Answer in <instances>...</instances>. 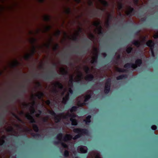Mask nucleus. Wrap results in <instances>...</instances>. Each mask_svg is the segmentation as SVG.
Wrapping results in <instances>:
<instances>
[{"mask_svg":"<svg viewBox=\"0 0 158 158\" xmlns=\"http://www.w3.org/2000/svg\"><path fill=\"white\" fill-rule=\"evenodd\" d=\"M77 106H73L65 114L62 113L56 115L52 111H49V112L53 116L56 122H59L61 118L66 119L71 121L72 125H76L77 124V119L78 117L74 114V112L77 111Z\"/></svg>","mask_w":158,"mask_h":158,"instance_id":"1","label":"nucleus"},{"mask_svg":"<svg viewBox=\"0 0 158 158\" xmlns=\"http://www.w3.org/2000/svg\"><path fill=\"white\" fill-rule=\"evenodd\" d=\"M73 136L72 135L69 134H67L63 138L62 137V134H59L56 137V139L57 141L54 142L55 144H58L60 143L61 147L60 148V150L61 152L64 151V156H67L69 155V152L66 149L68 148V145L66 143L68 141L71 139Z\"/></svg>","mask_w":158,"mask_h":158,"instance_id":"2","label":"nucleus"},{"mask_svg":"<svg viewBox=\"0 0 158 158\" xmlns=\"http://www.w3.org/2000/svg\"><path fill=\"white\" fill-rule=\"evenodd\" d=\"M91 94V92L90 91L78 97L77 99V105L79 106H81L85 105V102L90 98Z\"/></svg>","mask_w":158,"mask_h":158,"instance_id":"3","label":"nucleus"},{"mask_svg":"<svg viewBox=\"0 0 158 158\" xmlns=\"http://www.w3.org/2000/svg\"><path fill=\"white\" fill-rule=\"evenodd\" d=\"M34 103L33 102L30 108V113L27 114L25 115L27 118L29 120L31 123H33L35 122L34 118H33V114L35 113V114L36 117H38L39 115L41 113V112L39 110L38 111V113H37L36 111H35L34 107Z\"/></svg>","mask_w":158,"mask_h":158,"instance_id":"4","label":"nucleus"},{"mask_svg":"<svg viewBox=\"0 0 158 158\" xmlns=\"http://www.w3.org/2000/svg\"><path fill=\"white\" fill-rule=\"evenodd\" d=\"M62 95L64 97L63 98L62 103L65 104L68 100L69 97L73 94L72 89H62Z\"/></svg>","mask_w":158,"mask_h":158,"instance_id":"5","label":"nucleus"},{"mask_svg":"<svg viewBox=\"0 0 158 158\" xmlns=\"http://www.w3.org/2000/svg\"><path fill=\"white\" fill-rule=\"evenodd\" d=\"M73 131L76 133L77 134L73 138L74 139H76L79 138L81 135L86 134L88 133V131L85 129H81L78 128L74 129Z\"/></svg>","mask_w":158,"mask_h":158,"instance_id":"6","label":"nucleus"},{"mask_svg":"<svg viewBox=\"0 0 158 158\" xmlns=\"http://www.w3.org/2000/svg\"><path fill=\"white\" fill-rule=\"evenodd\" d=\"M146 45L150 48L152 55L153 57H154L155 53L153 49L155 45V43L154 41L151 40H149L147 42Z\"/></svg>","mask_w":158,"mask_h":158,"instance_id":"7","label":"nucleus"},{"mask_svg":"<svg viewBox=\"0 0 158 158\" xmlns=\"http://www.w3.org/2000/svg\"><path fill=\"white\" fill-rule=\"evenodd\" d=\"M129 10L126 13V15L127 16L130 17L132 16V15H135L138 17H141L140 14V13L137 15H136L135 13L136 11L132 7L130 6L129 7Z\"/></svg>","mask_w":158,"mask_h":158,"instance_id":"8","label":"nucleus"},{"mask_svg":"<svg viewBox=\"0 0 158 158\" xmlns=\"http://www.w3.org/2000/svg\"><path fill=\"white\" fill-rule=\"evenodd\" d=\"M58 75L57 73L56 72L52 73V74L49 76H42L45 80L49 81L51 80L55 79L56 76Z\"/></svg>","mask_w":158,"mask_h":158,"instance_id":"9","label":"nucleus"},{"mask_svg":"<svg viewBox=\"0 0 158 158\" xmlns=\"http://www.w3.org/2000/svg\"><path fill=\"white\" fill-rule=\"evenodd\" d=\"M87 158H102L99 153L97 151H94L89 154Z\"/></svg>","mask_w":158,"mask_h":158,"instance_id":"10","label":"nucleus"},{"mask_svg":"<svg viewBox=\"0 0 158 158\" xmlns=\"http://www.w3.org/2000/svg\"><path fill=\"white\" fill-rule=\"evenodd\" d=\"M35 48L34 46H33V48L32 50V52L31 54H26L24 56V58L26 60H28L32 56H33L35 52Z\"/></svg>","mask_w":158,"mask_h":158,"instance_id":"11","label":"nucleus"},{"mask_svg":"<svg viewBox=\"0 0 158 158\" xmlns=\"http://www.w3.org/2000/svg\"><path fill=\"white\" fill-rule=\"evenodd\" d=\"M87 148L86 147L83 146H80L78 147L77 150L78 152L85 153L87 152Z\"/></svg>","mask_w":158,"mask_h":158,"instance_id":"12","label":"nucleus"},{"mask_svg":"<svg viewBox=\"0 0 158 158\" xmlns=\"http://www.w3.org/2000/svg\"><path fill=\"white\" fill-rule=\"evenodd\" d=\"M111 79L110 78H107L106 81L105 87L104 89H111Z\"/></svg>","mask_w":158,"mask_h":158,"instance_id":"13","label":"nucleus"},{"mask_svg":"<svg viewBox=\"0 0 158 158\" xmlns=\"http://www.w3.org/2000/svg\"><path fill=\"white\" fill-rule=\"evenodd\" d=\"M55 85L56 87H59L58 89H67V88H63V86L61 83L58 81H56L55 83ZM34 89H37V88H35ZM41 89H43L42 88ZM51 89H57V88H51ZM68 89H72L71 88H68Z\"/></svg>","mask_w":158,"mask_h":158,"instance_id":"14","label":"nucleus"},{"mask_svg":"<svg viewBox=\"0 0 158 158\" xmlns=\"http://www.w3.org/2000/svg\"><path fill=\"white\" fill-rule=\"evenodd\" d=\"M142 63V61L141 59H138L135 61V63L134 64L135 65L134 66V69H135L138 67H140Z\"/></svg>","mask_w":158,"mask_h":158,"instance_id":"15","label":"nucleus"},{"mask_svg":"<svg viewBox=\"0 0 158 158\" xmlns=\"http://www.w3.org/2000/svg\"><path fill=\"white\" fill-rule=\"evenodd\" d=\"M6 130L7 131L11 132L10 134L12 135L15 136L18 135L17 133L10 126L8 128H7Z\"/></svg>","mask_w":158,"mask_h":158,"instance_id":"16","label":"nucleus"},{"mask_svg":"<svg viewBox=\"0 0 158 158\" xmlns=\"http://www.w3.org/2000/svg\"><path fill=\"white\" fill-rule=\"evenodd\" d=\"M142 42H141L139 40H135L132 42L131 43L137 47H139L142 45Z\"/></svg>","mask_w":158,"mask_h":158,"instance_id":"17","label":"nucleus"},{"mask_svg":"<svg viewBox=\"0 0 158 158\" xmlns=\"http://www.w3.org/2000/svg\"><path fill=\"white\" fill-rule=\"evenodd\" d=\"M134 65H135L134 64V63H127L124 65V67L126 69H129L131 68L135 69L134 67Z\"/></svg>","mask_w":158,"mask_h":158,"instance_id":"18","label":"nucleus"},{"mask_svg":"<svg viewBox=\"0 0 158 158\" xmlns=\"http://www.w3.org/2000/svg\"><path fill=\"white\" fill-rule=\"evenodd\" d=\"M94 78V75L92 74L88 75L85 77V79L87 81H92Z\"/></svg>","mask_w":158,"mask_h":158,"instance_id":"19","label":"nucleus"},{"mask_svg":"<svg viewBox=\"0 0 158 158\" xmlns=\"http://www.w3.org/2000/svg\"><path fill=\"white\" fill-rule=\"evenodd\" d=\"M127 76L126 74H123L118 76L116 77V79L117 80H119L123 79H126L127 78Z\"/></svg>","mask_w":158,"mask_h":158,"instance_id":"20","label":"nucleus"},{"mask_svg":"<svg viewBox=\"0 0 158 158\" xmlns=\"http://www.w3.org/2000/svg\"><path fill=\"white\" fill-rule=\"evenodd\" d=\"M61 72L64 77H66V76L69 74L68 71L64 68H62L61 69Z\"/></svg>","mask_w":158,"mask_h":158,"instance_id":"21","label":"nucleus"},{"mask_svg":"<svg viewBox=\"0 0 158 158\" xmlns=\"http://www.w3.org/2000/svg\"><path fill=\"white\" fill-rule=\"evenodd\" d=\"M100 2L105 7H107L109 6L108 3L105 0H99Z\"/></svg>","mask_w":158,"mask_h":158,"instance_id":"22","label":"nucleus"},{"mask_svg":"<svg viewBox=\"0 0 158 158\" xmlns=\"http://www.w3.org/2000/svg\"><path fill=\"white\" fill-rule=\"evenodd\" d=\"M117 71L119 73H127L128 70L127 69H122L120 68H117Z\"/></svg>","mask_w":158,"mask_h":158,"instance_id":"23","label":"nucleus"},{"mask_svg":"<svg viewBox=\"0 0 158 158\" xmlns=\"http://www.w3.org/2000/svg\"><path fill=\"white\" fill-rule=\"evenodd\" d=\"M98 57V56L97 54H96L95 57L91 60V63L92 64L97 63Z\"/></svg>","mask_w":158,"mask_h":158,"instance_id":"24","label":"nucleus"},{"mask_svg":"<svg viewBox=\"0 0 158 158\" xmlns=\"http://www.w3.org/2000/svg\"><path fill=\"white\" fill-rule=\"evenodd\" d=\"M91 116L90 115L88 116L86 118V119L84 120V121L85 122V124H88L90 122Z\"/></svg>","mask_w":158,"mask_h":158,"instance_id":"25","label":"nucleus"},{"mask_svg":"<svg viewBox=\"0 0 158 158\" xmlns=\"http://www.w3.org/2000/svg\"><path fill=\"white\" fill-rule=\"evenodd\" d=\"M74 81L73 77V76L71 75L70 76V79L69 80V83L70 85L72 86L73 85Z\"/></svg>","mask_w":158,"mask_h":158,"instance_id":"26","label":"nucleus"},{"mask_svg":"<svg viewBox=\"0 0 158 158\" xmlns=\"http://www.w3.org/2000/svg\"><path fill=\"white\" fill-rule=\"evenodd\" d=\"M41 75L40 73H34L32 76V77L34 79H38L40 76Z\"/></svg>","mask_w":158,"mask_h":158,"instance_id":"27","label":"nucleus"},{"mask_svg":"<svg viewBox=\"0 0 158 158\" xmlns=\"http://www.w3.org/2000/svg\"><path fill=\"white\" fill-rule=\"evenodd\" d=\"M36 96L38 98H40L43 96V94L42 93L39 92L36 94Z\"/></svg>","mask_w":158,"mask_h":158,"instance_id":"28","label":"nucleus"},{"mask_svg":"<svg viewBox=\"0 0 158 158\" xmlns=\"http://www.w3.org/2000/svg\"><path fill=\"white\" fill-rule=\"evenodd\" d=\"M19 64V63L18 61L16 60L11 65L13 67H16Z\"/></svg>","mask_w":158,"mask_h":158,"instance_id":"29","label":"nucleus"},{"mask_svg":"<svg viewBox=\"0 0 158 158\" xmlns=\"http://www.w3.org/2000/svg\"><path fill=\"white\" fill-rule=\"evenodd\" d=\"M133 50V48L130 47L127 48V49L126 50V51L127 53L129 54Z\"/></svg>","mask_w":158,"mask_h":158,"instance_id":"30","label":"nucleus"},{"mask_svg":"<svg viewBox=\"0 0 158 158\" xmlns=\"http://www.w3.org/2000/svg\"><path fill=\"white\" fill-rule=\"evenodd\" d=\"M93 25L94 26L98 27V28H100V26H101V23L100 22H94L93 23Z\"/></svg>","mask_w":158,"mask_h":158,"instance_id":"31","label":"nucleus"},{"mask_svg":"<svg viewBox=\"0 0 158 158\" xmlns=\"http://www.w3.org/2000/svg\"><path fill=\"white\" fill-rule=\"evenodd\" d=\"M98 34L100 35H102L103 34L104 32L102 30V26H100V28H98Z\"/></svg>","mask_w":158,"mask_h":158,"instance_id":"32","label":"nucleus"},{"mask_svg":"<svg viewBox=\"0 0 158 158\" xmlns=\"http://www.w3.org/2000/svg\"><path fill=\"white\" fill-rule=\"evenodd\" d=\"M85 73L88 74L89 73L90 71V69L89 68L88 66H85Z\"/></svg>","mask_w":158,"mask_h":158,"instance_id":"33","label":"nucleus"},{"mask_svg":"<svg viewBox=\"0 0 158 158\" xmlns=\"http://www.w3.org/2000/svg\"><path fill=\"white\" fill-rule=\"evenodd\" d=\"M44 19L45 21L48 22L50 20V18L49 16L47 15L44 16Z\"/></svg>","mask_w":158,"mask_h":158,"instance_id":"34","label":"nucleus"},{"mask_svg":"<svg viewBox=\"0 0 158 158\" xmlns=\"http://www.w3.org/2000/svg\"><path fill=\"white\" fill-rule=\"evenodd\" d=\"M5 138L4 136H2L0 137V145H2L4 142V139Z\"/></svg>","mask_w":158,"mask_h":158,"instance_id":"35","label":"nucleus"},{"mask_svg":"<svg viewBox=\"0 0 158 158\" xmlns=\"http://www.w3.org/2000/svg\"><path fill=\"white\" fill-rule=\"evenodd\" d=\"M65 12L66 14H70L71 13V9L69 8H68L65 10Z\"/></svg>","mask_w":158,"mask_h":158,"instance_id":"36","label":"nucleus"},{"mask_svg":"<svg viewBox=\"0 0 158 158\" xmlns=\"http://www.w3.org/2000/svg\"><path fill=\"white\" fill-rule=\"evenodd\" d=\"M33 127L34 130L35 132H37L38 131V127L35 124H33Z\"/></svg>","mask_w":158,"mask_h":158,"instance_id":"37","label":"nucleus"},{"mask_svg":"<svg viewBox=\"0 0 158 158\" xmlns=\"http://www.w3.org/2000/svg\"><path fill=\"white\" fill-rule=\"evenodd\" d=\"M59 48V46L58 44H56L55 46L53 48V49L54 51L57 50Z\"/></svg>","mask_w":158,"mask_h":158,"instance_id":"38","label":"nucleus"},{"mask_svg":"<svg viewBox=\"0 0 158 158\" xmlns=\"http://www.w3.org/2000/svg\"><path fill=\"white\" fill-rule=\"evenodd\" d=\"M31 43L33 45L35 43L36 41V39L35 38H32L31 40Z\"/></svg>","mask_w":158,"mask_h":158,"instance_id":"39","label":"nucleus"},{"mask_svg":"<svg viewBox=\"0 0 158 158\" xmlns=\"http://www.w3.org/2000/svg\"><path fill=\"white\" fill-rule=\"evenodd\" d=\"M123 7V5L121 3H120L118 6V9L119 10L122 9Z\"/></svg>","mask_w":158,"mask_h":158,"instance_id":"40","label":"nucleus"},{"mask_svg":"<svg viewBox=\"0 0 158 158\" xmlns=\"http://www.w3.org/2000/svg\"><path fill=\"white\" fill-rule=\"evenodd\" d=\"M52 41V38H51L50 39V43L48 44H46V46L48 48H49L50 47V44H51V43Z\"/></svg>","mask_w":158,"mask_h":158,"instance_id":"41","label":"nucleus"},{"mask_svg":"<svg viewBox=\"0 0 158 158\" xmlns=\"http://www.w3.org/2000/svg\"><path fill=\"white\" fill-rule=\"evenodd\" d=\"M90 38L91 40H94L95 38V36L93 34H91L90 35Z\"/></svg>","mask_w":158,"mask_h":158,"instance_id":"42","label":"nucleus"},{"mask_svg":"<svg viewBox=\"0 0 158 158\" xmlns=\"http://www.w3.org/2000/svg\"><path fill=\"white\" fill-rule=\"evenodd\" d=\"M88 5L89 6H93V2L91 0H89L88 2Z\"/></svg>","mask_w":158,"mask_h":158,"instance_id":"43","label":"nucleus"},{"mask_svg":"<svg viewBox=\"0 0 158 158\" xmlns=\"http://www.w3.org/2000/svg\"><path fill=\"white\" fill-rule=\"evenodd\" d=\"M73 40L75 41H78V38L77 36L74 37L72 39Z\"/></svg>","mask_w":158,"mask_h":158,"instance_id":"44","label":"nucleus"},{"mask_svg":"<svg viewBox=\"0 0 158 158\" xmlns=\"http://www.w3.org/2000/svg\"><path fill=\"white\" fill-rule=\"evenodd\" d=\"M110 22L109 20H108L106 23V26L107 27L110 26Z\"/></svg>","mask_w":158,"mask_h":158,"instance_id":"45","label":"nucleus"},{"mask_svg":"<svg viewBox=\"0 0 158 158\" xmlns=\"http://www.w3.org/2000/svg\"><path fill=\"white\" fill-rule=\"evenodd\" d=\"M146 18L145 17H143L141 18V21L143 22H145L146 21Z\"/></svg>","mask_w":158,"mask_h":158,"instance_id":"46","label":"nucleus"},{"mask_svg":"<svg viewBox=\"0 0 158 158\" xmlns=\"http://www.w3.org/2000/svg\"><path fill=\"white\" fill-rule=\"evenodd\" d=\"M108 17L110 19H112L113 18V16L111 14H109L108 15Z\"/></svg>","mask_w":158,"mask_h":158,"instance_id":"47","label":"nucleus"},{"mask_svg":"<svg viewBox=\"0 0 158 158\" xmlns=\"http://www.w3.org/2000/svg\"><path fill=\"white\" fill-rule=\"evenodd\" d=\"M51 28V27L50 26H47L46 27V31H49L50 30Z\"/></svg>","mask_w":158,"mask_h":158,"instance_id":"48","label":"nucleus"},{"mask_svg":"<svg viewBox=\"0 0 158 158\" xmlns=\"http://www.w3.org/2000/svg\"><path fill=\"white\" fill-rule=\"evenodd\" d=\"M151 128L153 130H155L156 129V127L155 125H153L151 127Z\"/></svg>","mask_w":158,"mask_h":158,"instance_id":"49","label":"nucleus"},{"mask_svg":"<svg viewBox=\"0 0 158 158\" xmlns=\"http://www.w3.org/2000/svg\"><path fill=\"white\" fill-rule=\"evenodd\" d=\"M60 33H61L60 31L59 30H58L56 33V35L57 36H59L60 34Z\"/></svg>","mask_w":158,"mask_h":158,"instance_id":"50","label":"nucleus"},{"mask_svg":"<svg viewBox=\"0 0 158 158\" xmlns=\"http://www.w3.org/2000/svg\"><path fill=\"white\" fill-rule=\"evenodd\" d=\"M157 34L154 35V38L155 39H156L158 38V31L157 32Z\"/></svg>","mask_w":158,"mask_h":158,"instance_id":"51","label":"nucleus"},{"mask_svg":"<svg viewBox=\"0 0 158 158\" xmlns=\"http://www.w3.org/2000/svg\"><path fill=\"white\" fill-rule=\"evenodd\" d=\"M110 89H104V92L106 94L108 93L109 92Z\"/></svg>","mask_w":158,"mask_h":158,"instance_id":"52","label":"nucleus"},{"mask_svg":"<svg viewBox=\"0 0 158 158\" xmlns=\"http://www.w3.org/2000/svg\"><path fill=\"white\" fill-rule=\"evenodd\" d=\"M90 45L89 44H87L86 45L85 47V48H88L87 50H88L89 48Z\"/></svg>","mask_w":158,"mask_h":158,"instance_id":"53","label":"nucleus"},{"mask_svg":"<svg viewBox=\"0 0 158 158\" xmlns=\"http://www.w3.org/2000/svg\"><path fill=\"white\" fill-rule=\"evenodd\" d=\"M31 81V80L30 79H26L25 80V81L26 82H30Z\"/></svg>","mask_w":158,"mask_h":158,"instance_id":"54","label":"nucleus"},{"mask_svg":"<svg viewBox=\"0 0 158 158\" xmlns=\"http://www.w3.org/2000/svg\"><path fill=\"white\" fill-rule=\"evenodd\" d=\"M140 32V31H136L135 33V35H138V34H139V33Z\"/></svg>","mask_w":158,"mask_h":158,"instance_id":"55","label":"nucleus"},{"mask_svg":"<svg viewBox=\"0 0 158 158\" xmlns=\"http://www.w3.org/2000/svg\"><path fill=\"white\" fill-rule=\"evenodd\" d=\"M82 74L81 73V74L80 75H78V77L80 79L82 78Z\"/></svg>","mask_w":158,"mask_h":158,"instance_id":"56","label":"nucleus"},{"mask_svg":"<svg viewBox=\"0 0 158 158\" xmlns=\"http://www.w3.org/2000/svg\"><path fill=\"white\" fill-rule=\"evenodd\" d=\"M86 51H85V50H83L82 51L81 53L83 54V55L85 54L86 53Z\"/></svg>","mask_w":158,"mask_h":158,"instance_id":"57","label":"nucleus"},{"mask_svg":"<svg viewBox=\"0 0 158 158\" xmlns=\"http://www.w3.org/2000/svg\"><path fill=\"white\" fill-rule=\"evenodd\" d=\"M53 67L55 68H56L57 67V65L56 63H53Z\"/></svg>","mask_w":158,"mask_h":158,"instance_id":"58","label":"nucleus"},{"mask_svg":"<svg viewBox=\"0 0 158 158\" xmlns=\"http://www.w3.org/2000/svg\"><path fill=\"white\" fill-rule=\"evenodd\" d=\"M75 1L78 3H80L81 2V0H75Z\"/></svg>","mask_w":158,"mask_h":158,"instance_id":"59","label":"nucleus"},{"mask_svg":"<svg viewBox=\"0 0 158 158\" xmlns=\"http://www.w3.org/2000/svg\"><path fill=\"white\" fill-rule=\"evenodd\" d=\"M46 103L47 104L49 105L50 103V102L49 100H47L46 101Z\"/></svg>","mask_w":158,"mask_h":158,"instance_id":"60","label":"nucleus"},{"mask_svg":"<svg viewBox=\"0 0 158 158\" xmlns=\"http://www.w3.org/2000/svg\"><path fill=\"white\" fill-rule=\"evenodd\" d=\"M85 41L86 42H89L90 44H91V42L89 40H88L87 39H85Z\"/></svg>","mask_w":158,"mask_h":158,"instance_id":"61","label":"nucleus"},{"mask_svg":"<svg viewBox=\"0 0 158 158\" xmlns=\"http://www.w3.org/2000/svg\"><path fill=\"white\" fill-rule=\"evenodd\" d=\"M82 31V29L81 28H79V31L80 32H81Z\"/></svg>","mask_w":158,"mask_h":158,"instance_id":"62","label":"nucleus"},{"mask_svg":"<svg viewBox=\"0 0 158 158\" xmlns=\"http://www.w3.org/2000/svg\"><path fill=\"white\" fill-rule=\"evenodd\" d=\"M103 55L104 57H106L107 56V54L106 53H104L103 54Z\"/></svg>","mask_w":158,"mask_h":158,"instance_id":"63","label":"nucleus"},{"mask_svg":"<svg viewBox=\"0 0 158 158\" xmlns=\"http://www.w3.org/2000/svg\"><path fill=\"white\" fill-rule=\"evenodd\" d=\"M135 3L136 4H137L138 3L139 0H134Z\"/></svg>","mask_w":158,"mask_h":158,"instance_id":"64","label":"nucleus"}]
</instances>
